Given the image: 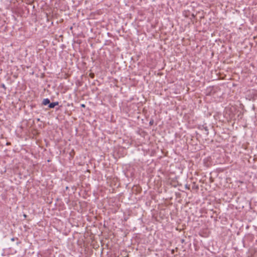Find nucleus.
<instances>
[{
    "label": "nucleus",
    "instance_id": "nucleus-1",
    "mask_svg": "<svg viewBox=\"0 0 257 257\" xmlns=\"http://www.w3.org/2000/svg\"><path fill=\"white\" fill-rule=\"evenodd\" d=\"M59 104V102H50V104L48 105V107L50 108H54L56 105H58Z\"/></svg>",
    "mask_w": 257,
    "mask_h": 257
},
{
    "label": "nucleus",
    "instance_id": "nucleus-2",
    "mask_svg": "<svg viewBox=\"0 0 257 257\" xmlns=\"http://www.w3.org/2000/svg\"><path fill=\"white\" fill-rule=\"evenodd\" d=\"M50 100L49 98H45L43 99L42 101V104L44 105H46L47 104H50Z\"/></svg>",
    "mask_w": 257,
    "mask_h": 257
},
{
    "label": "nucleus",
    "instance_id": "nucleus-3",
    "mask_svg": "<svg viewBox=\"0 0 257 257\" xmlns=\"http://www.w3.org/2000/svg\"><path fill=\"white\" fill-rule=\"evenodd\" d=\"M202 127H203V129L206 132V134L208 135V127L207 126H202Z\"/></svg>",
    "mask_w": 257,
    "mask_h": 257
},
{
    "label": "nucleus",
    "instance_id": "nucleus-4",
    "mask_svg": "<svg viewBox=\"0 0 257 257\" xmlns=\"http://www.w3.org/2000/svg\"><path fill=\"white\" fill-rule=\"evenodd\" d=\"M1 87L2 88H4L5 90H6L7 89V87L4 84H2L1 85Z\"/></svg>",
    "mask_w": 257,
    "mask_h": 257
},
{
    "label": "nucleus",
    "instance_id": "nucleus-5",
    "mask_svg": "<svg viewBox=\"0 0 257 257\" xmlns=\"http://www.w3.org/2000/svg\"><path fill=\"white\" fill-rule=\"evenodd\" d=\"M15 239H17L18 240V238H14V237H13V238H11V240L12 241H14Z\"/></svg>",
    "mask_w": 257,
    "mask_h": 257
},
{
    "label": "nucleus",
    "instance_id": "nucleus-6",
    "mask_svg": "<svg viewBox=\"0 0 257 257\" xmlns=\"http://www.w3.org/2000/svg\"><path fill=\"white\" fill-rule=\"evenodd\" d=\"M90 77H91V78H93V77H94V74H93V73H90Z\"/></svg>",
    "mask_w": 257,
    "mask_h": 257
},
{
    "label": "nucleus",
    "instance_id": "nucleus-7",
    "mask_svg": "<svg viewBox=\"0 0 257 257\" xmlns=\"http://www.w3.org/2000/svg\"><path fill=\"white\" fill-rule=\"evenodd\" d=\"M153 122H154V121L153 120H151V121H150L149 123H150V124L152 125Z\"/></svg>",
    "mask_w": 257,
    "mask_h": 257
},
{
    "label": "nucleus",
    "instance_id": "nucleus-8",
    "mask_svg": "<svg viewBox=\"0 0 257 257\" xmlns=\"http://www.w3.org/2000/svg\"><path fill=\"white\" fill-rule=\"evenodd\" d=\"M81 107H85V104H82L81 105Z\"/></svg>",
    "mask_w": 257,
    "mask_h": 257
},
{
    "label": "nucleus",
    "instance_id": "nucleus-9",
    "mask_svg": "<svg viewBox=\"0 0 257 257\" xmlns=\"http://www.w3.org/2000/svg\"><path fill=\"white\" fill-rule=\"evenodd\" d=\"M171 253H172V254H174V249H172V250H171Z\"/></svg>",
    "mask_w": 257,
    "mask_h": 257
},
{
    "label": "nucleus",
    "instance_id": "nucleus-10",
    "mask_svg": "<svg viewBox=\"0 0 257 257\" xmlns=\"http://www.w3.org/2000/svg\"><path fill=\"white\" fill-rule=\"evenodd\" d=\"M36 120H37V121H40V118H38L36 119Z\"/></svg>",
    "mask_w": 257,
    "mask_h": 257
},
{
    "label": "nucleus",
    "instance_id": "nucleus-11",
    "mask_svg": "<svg viewBox=\"0 0 257 257\" xmlns=\"http://www.w3.org/2000/svg\"><path fill=\"white\" fill-rule=\"evenodd\" d=\"M185 187H186V188L189 189V187H188L187 185H186Z\"/></svg>",
    "mask_w": 257,
    "mask_h": 257
},
{
    "label": "nucleus",
    "instance_id": "nucleus-12",
    "mask_svg": "<svg viewBox=\"0 0 257 257\" xmlns=\"http://www.w3.org/2000/svg\"><path fill=\"white\" fill-rule=\"evenodd\" d=\"M23 216H24V217L25 218H26V217H27V216L26 214H24V215H23Z\"/></svg>",
    "mask_w": 257,
    "mask_h": 257
},
{
    "label": "nucleus",
    "instance_id": "nucleus-13",
    "mask_svg": "<svg viewBox=\"0 0 257 257\" xmlns=\"http://www.w3.org/2000/svg\"><path fill=\"white\" fill-rule=\"evenodd\" d=\"M9 144H10L9 143H7V145H9Z\"/></svg>",
    "mask_w": 257,
    "mask_h": 257
}]
</instances>
